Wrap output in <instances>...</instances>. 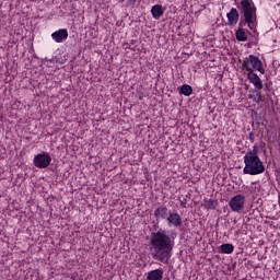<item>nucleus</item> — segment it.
Instances as JSON below:
<instances>
[{
    "mask_svg": "<svg viewBox=\"0 0 280 280\" xmlns=\"http://www.w3.org/2000/svg\"><path fill=\"white\" fill-rule=\"evenodd\" d=\"M33 164L38 170H47V167L51 165V154L43 151L42 153L34 156Z\"/></svg>",
    "mask_w": 280,
    "mask_h": 280,
    "instance_id": "5",
    "label": "nucleus"
},
{
    "mask_svg": "<svg viewBox=\"0 0 280 280\" xmlns=\"http://www.w3.org/2000/svg\"><path fill=\"white\" fill-rule=\"evenodd\" d=\"M246 205V197L242 194H238L232 197L229 201V207L235 213H242L244 211V206Z\"/></svg>",
    "mask_w": 280,
    "mask_h": 280,
    "instance_id": "6",
    "label": "nucleus"
},
{
    "mask_svg": "<svg viewBox=\"0 0 280 280\" xmlns=\"http://www.w3.org/2000/svg\"><path fill=\"white\" fill-rule=\"evenodd\" d=\"M248 139H249L250 143H255V132L250 131Z\"/></svg>",
    "mask_w": 280,
    "mask_h": 280,
    "instance_id": "19",
    "label": "nucleus"
},
{
    "mask_svg": "<svg viewBox=\"0 0 280 280\" xmlns=\"http://www.w3.org/2000/svg\"><path fill=\"white\" fill-rule=\"evenodd\" d=\"M228 19V25L234 26L237 25L240 21V11H237L235 8H232L229 13H226Z\"/></svg>",
    "mask_w": 280,
    "mask_h": 280,
    "instance_id": "11",
    "label": "nucleus"
},
{
    "mask_svg": "<svg viewBox=\"0 0 280 280\" xmlns=\"http://www.w3.org/2000/svg\"><path fill=\"white\" fill-rule=\"evenodd\" d=\"M235 36H236V40H238L240 43H246V40H248V36L246 35V32L244 31V28H238L235 32Z\"/></svg>",
    "mask_w": 280,
    "mask_h": 280,
    "instance_id": "15",
    "label": "nucleus"
},
{
    "mask_svg": "<svg viewBox=\"0 0 280 280\" xmlns=\"http://www.w3.org/2000/svg\"><path fill=\"white\" fill-rule=\"evenodd\" d=\"M244 25H248V22H246V18L238 22V30H244Z\"/></svg>",
    "mask_w": 280,
    "mask_h": 280,
    "instance_id": "18",
    "label": "nucleus"
},
{
    "mask_svg": "<svg viewBox=\"0 0 280 280\" xmlns=\"http://www.w3.org/2000/svg\"><path fill=\"white\" fill-rule=\"evenodd\" d=\"M179 95H185V97H189L194 93V88L189 84H183L178 88Z\"/></svg>",
    "mask_w": 280,
    "mask_h": 280,
    "instance_id": "14",
    "label": "nucleus"
},
{
    "mask_svg": "<svg viewBox=\"0 0 280 280\" xmlns=\"http://www.w3.org/2000/svg\"><path fill=\"white\" fill-rule=\"evenodd\" d=\"M179 202H180V207H183L184 209L187 207V198L179 200Z\"/></svg>",
    "mask_w": 280,
    "mask_h": 280,
    "instance_id": "20",
    "label": "nucleus"
},
{
    "mask_svg": "<svg viewBox=\"0 0 280 280\" xmlns=\"http://www.w3.org/2000/svg\"><path fill=\"white\" fill-rule=\"evenodd\" d=\"M164 272L163 268L151 270L147 276V280H163Z\"/></svg>",
    "mask_w": 280,
    "mask_h": 280,
    "instance_id": "12",
    "label": "nucleus"
},
{
    "mask_svg": "<svg viewBox=\"0 0 280 280\" xmlns=\"http://www.w3.org/2000/svg\"><path fill=\"white\" fill-rule=\"evenodd\" d=\"M51 38L55 43H65L69 38V31L67 28H60L51 33Z\"/></svg>",
    "mask_w": 280,
    "mask_h": 280,
    "instance_id": "9",
    "label": "nucleus"
},
{
    "mask_svg": "<svg viewBox=\"0 0 280 280\" xmlns=\"http://www.w3.org/2000/svg\"><path fill=\"white\" fill-rule=\"evenodd\" d=\"M171 213H172V210H170L167 206H159L154 210L153 215L156 220V223L159 224V222H161V220H166L167 221Z\"/></svg>",
    "mask_w": 280,
    "mask_h": 280,
    "instance_id": "7",
    "label": "nucleus"
},
{
    "mask_svg": "<svg viewBox=\"0 0 280 280\" xmlns=\"http://www.w3.org/2000/svg\"><path fill=\"white\" fill-rule=\"evenodd\" d=\"M220 250L224 255H231V253L235 250V246H233V244H230V243H224L220 246Z\"/></svg>",
    "mask_w": 280,
    "mask_h": 280,
    "instance_id": "16",
    "label": "nucleus"
},
{
    "mask_svg": "<svg viewBox=\"0 0 280 280\" xmlns=\"http://www.w3.org/2000/svg\"><path fill=\"white\" fill-rule=\"evenodd\" d=\"M151 14H152L153 19H155V21H159V19H161V16H163V14H165V9H163V5H161V4H154L151 8Z\"/></svg>",
    "mask_w": 280,
    "mask_h": 280,
    "instance_id": "13",
    "label": "nucleus"
},
{
    "mask_svg": "<svg viewBox=\"0 0 280 280\" xmlns=\"http://www.w3.org/2000/svg\"><path fill=\"white\" fill-rule=\"evenodd\" d=\"M240 5L245 23L250 30H255L257 27V7H255V2L253 0H242Z\"/></svg>",
    "mask_w": 280,
    "mask_h": 280,
    "instance_id": "3",
    "label": "nucleus"
},
{
    "mask_svg": "<svg viewBox=\"0 0 280 280\" xmlns=\"http://www.w3.org/2000/svg\"><path fill=\"white\" fill-rule=\"evenodd\" d=\"M215 207H218V200L210 199L208 201V209L215 210Z\"/></svg>",
    "mask_w": 280,
    "mask_h": 280,
    "instance_id": "17",
    "label": "nucleus"
},
{
    "mask_svg": "<svg viewBox=\"0 0 280 280\" xmlns=\"http://www.w3.org/2000/svg\"><path fill=\"white\" fill-rule=\"evenodd\" d=\"M243 159L245 164L243 168L244 174L257 176L266 172V166H264V162H261V159H259V149L256 145H254L253 150H249Z\"/></svg>",
    "mask_w": 280,
    "mask_h": 280,
    "instance_id": "2",
    "label": "nucleus"
},
{
    "mask_svg": "<svg viewBox=\"0 0 280 280\" xmlns=\"http://www.w3.org/2000/svg\"><path fill=\"white\" fill-rule=\"evenodd\" d=\"M247 80L255 86L256 91L264 89V82L255 72H247Z\"/></svg>",
    "mask_w": 280,
    "mask_h": 280,
    "instance_id": "10",
    "label": "nucleus"
},
{
    "mask_svg": "<svg viewBox=\"0 0 280 280\" xmlns=\"http://www.w3.org/2000/svg\"><path fill=\"white\" fill-rule=\"evenodd\" d=\"M177 237L178 234L174 230L171 232L163 229L153 230L149 238L150 257L154 261H160V264H170Z\"/></svg>",
    "mask_w": 280,
    "mask_h": 280,
    "instance_id": "1",
    "label": "nucleus"
},
{
    "mask_svg": "<svg viewBox=\"0 0 280 280\" xmlns=\"http://www.w3.org/2000/svg\"><path fill=\"white\" fill-rule=\"evenodd\" d=\"M168 226H174V229H180L183 226V217L178 214V212H172L168 214V219H166Z\"/></svg>",
    "mask_w": 280,
    "mask_h": 280,
    "instance_id": "8",
    "label": "nucleus"
},
{
    "mask_svg": "<svg viewBox=\"0 0 280 280\" xmlns=\"http://www.w3.org/2000/svg\"><path fill=\"white\" fill-rule=\"evenodd\" d=\"M242 69L243 71H247V73H255V71H258L261 75L266 73L264 62H261V59L255 55H249L243 59Z\"/></svg>",
    "mask_w": 280,
    "mask_h": 280,
    "instance_id": "4",
    "label": "nucleus"
}]
</instances>
